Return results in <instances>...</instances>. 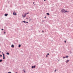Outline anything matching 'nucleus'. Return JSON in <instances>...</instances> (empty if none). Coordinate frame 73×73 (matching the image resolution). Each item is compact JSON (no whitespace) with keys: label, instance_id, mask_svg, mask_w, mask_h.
<instances>
[{"label":"nucleus","instance_id":"nucleus-10","mask_svg":"<svg viewBox=\"0 0 73 73\" xmlns=\"http://www.w3.org/2000/svg\"><path fill=\"white\" fill-rule=\"evenodd\" d=\"M22 23H26V21H22Z\"/></svg>","mask_w":73,"mask_h":73},{"label":"nucleus","instance_id":"nucleus-24","mask_svg":"<svg viewBox=\"0 0 73 73\" xmlns=\"http://www.w3.org/2000/svg\"><path fill=\"white\" fill-rule=\"evenodd\" d=\"M4 34H5V33H6L5 32H4Z\"/></svg>","mask_w":73,"mask_h":73},{"label":"nucleus","instance_id":"nucleus-20","mask_svg":"<svg viewBox=\"0 0 73 73\" xmlns=\"http://www.w3.org/2000/svg\"><path fill=\"white\" fill-rule=\"evenodd\" d=\"M47 55H49V53H48Z\"/></svg>","mask_w":73,"mask_h":73},{"label":"nucleus","instance_id":"nucleus-27","mask_svg":"<svg viewBox=\"0 0 73 73\" xmlns=\"http://www.w3.org/2000/svg\"><path fill=\"white\" fill-rule=\"evenodd\" d=\"M1 57H3V56L1 55Z\"/></svg>","mask_w":73,"mask_h":73},{"label":"nucleus","instance_id":"nucleus-18","mask_svg":"<svg viewBox=\"0 0 73 73\" xmlns=\"http://www.w3.org/2000/svg\"><path fill=\"white\" fill-rule=\"evenodd\" d=\"M63 58H65L66 57L64 56V57H63Z\"/></svg>","mask_w":73,"mask_h":73},{"label":"nucleus","instance_id":"nucleus-4","mask_svg":"<svg viewBox=\"0 0 73 73\" xmlns=\"http://www.w3.org/2000/svg\"><path fill=\"white\" fill-rule=\"evenodd\" d=\"M31 68L32 69H33V68H36V65H35L34 66H31Z\"/></svg>","mask_w":73,"mask_h":73},{"label":"nucleus","instance_id":"nucleus-23","mask_svg":"<svg viewBox=\"0 0 73 73\" xmlns=\"http://www.w3.org/2000/svg\"><path fill=\"white\" fill-rule=\"evenodd\" d=\"M3 30H4V29H1V31H3Z\"/></svg>","mask_w":73,"mask_h":73},{"label":"nucleus","instance_id":"nucleus-43","mask_svg":"<svg viewBox=\"0 0 73 73\" xmlns=\"http://www.w3.org/2000/svg\"><path fill=\"white\" fill-rule=\"evenodd\" d=\"M3 61H4V60H3Z\"/></svg>","mask_w":73,"mask_h":73},{"label":"nucleus","instance_id":"nucleus-12","mask_svg":"<svg viewBox=\"0 0 73 73\" xmlns=\"http://www.w3.org/2000/svg\"><path fill=\"white\" fill-rule=\"evenodd\" d=\"M2 61H3V60L2 59L0 60V62H1Z\"/></svg>","mask_w":73,"mask_h":73},{"label":"nucleus","instance_id":"nucleus-41","mask_svg":"<svg viewBox=\"0 0 73 73\" xmlns=\"http://www.w3.org/2000/svg\"><path fill=\"white\" fill-rule=\"evenodd\" d=\"M22 52H23V51H22Z\"/></svg>","mask_w":73,"mask_h":73},{"label":"nucleus","instance_id":"nucleus-34","mask_svg":"<svg viewBox=\"0 0 73 73\" xmlns=\"http://www.w3.org/2000/svg\"><path fill=\"white\" fill-rule=\"evenodd\" d=\"M44 21H42V22H44Z\"/></svg>","mask_w":73,"mask_h":73},{"label":"nucleus","instance_id":"nucleus-25","mask_svg":"<svg viewBox=\"0 0 73 73\" xmlns=\"http://www.w3.org/2000/svg\"><path fill=\"white\" fill-rule=\"evenodd\" d=\"M46 57H48V55H46Z\"/></svg>","mask_w":73,"mask_h":73},{"label":"nucleus","instance_id":"nucleus-15","mask_svg":"<svg viewBox=\"0 0 73 73\" xmlns=\"http://www.w3.org/2000/svg\"><path fill=\"white\" fill-rule=\"evenodd\" d=\"M23 17H25V15H22Z\"/></svg>","mask_w":73,"mask_h":73},{"label":"nucleus","instance_id":"nucleus-26","mask_svg":"<svg viewBox=\"0 0 73 73\" xmlns=\"http://www.w3.org/2000/svg\"><path fill=\"white\" fill-rule=\"evenodd\" d=\"M54 72H56V70H54Z\"/></svg>","mask_w":73,"mask_h":73},{"label":"nucleus","instance_id":"nucleus-36","mask_svg":"<svg viewBox=\"0 0 73 73\" xmlns=\"http://www.w3.org/2000/svg\"><path fill=\"white\" fill-rule=\"evenodd\" d=\"M1 57V54H0V57Z\"/></svg>","mask_w":73,"mask_h":73},{"label":"nucleus","instance_id":"nucleus-16","mask_svg":"<svg viewBox=\"0 0 73 73\" xmlns=\"http://www.w3.org/2000/svg\"><path fill=\"white\" fill-rule=\"evenodd\" d=\"M64 42H65V43H66V40H64Z\"/></svg>","mask_w":73,"mask_h":73},{"label":"nucleus","instance_id":"nucleus-38","mask_svg":"<svg viewBox=\"0 0 73 73\" xmlns=\"http://www.w3.org/2000/svg\"><path fill=\"white\" fill-rule=\"evenodd\" d=\"M1 52V51H0V52Z\"/></svg>","mask_w":73,"mask_h":73},{"label":"nucleus","instance_id":"nucleus-28","mask_svg":"<svg viewBox=\"0 0 73 73\" xmlns=\"http://www.w3.org/2000/svg\"><path fill=\"white\" fill-rule=\"evenodd\" d=\"M46 17L45 16V17H44L45 19H46Z\"/></svg>","mask_w":73,"mask_h":73},{"label":"nucleus","instance_id":"nucleus-22","mask_svg":"<svg viewBox=\"0 0 73 73\" xmlns=\"http://www.w3.org/2000/svg\"><path fill=\"white\" fill-rule=\"evenodd\" d=\"M26 23L28 24V22H26Z\"/></svg>","mask_w":73,"mask_h":73},{"label":"nucleus","instance_id":"nucleus-2","mask_svg":"<svg viewBox=\"0 0 73 73\" xmlns=\"http://www.w3.org/2000/svg\"><path fill=\"white\" fill-rule=\"evenodd\" d=\"M61 12H62V13H64L65 12V9H63L61 10Z\"/></svg>","mask_w":73,"mask_h":73},{"label":"nucleus","instance_id":"nucleus-35","mask_svg":"<svg viewBox=\"0 0 73 73\" xmlns=\"http://www.w3.org/2000/svg\"><path fill=\"white\" fill-rule=\"evenodd\" d=\"M33 4H35V2H33Z\"/></svg>","mask_w":73,"mask_h":73},{"label":"nucleus","instance_id":"nucleus-8","mask_svg":"<svg viewBox=\"0 0 73 73\" xmlns=\"http://www.w3.org/2000/svg\"><path fill=\"white\" fill-rule=\"evenodd\" d=\"M47 15H48V16H49L50 15V14L49 13H46Z\"/></svg>","mask_w":73,"mask_h":73},{"label":"nucleus","instance_id":"nucleus-37","mask_svg":"<svg viewBox=\"0 0 73 73\" xmlns=\"http://www.w3.org/2000/svg\"><path fill=\"white\" fill-rule=\"evenodd\" d=\"M15 73H17V72H16Z\"/></svg>","mask_w":73,"mask_h":73},{"label":"nucleus","instance_id":"nucleus-19","mask_svg":"<svg viewBox=\"0 0 73 73\" xmlns=\"http://www.w3.org/2000/svg\"><path fill=\"white\" fill-rule=\"evenodd\" d=\"M26 15H27V14H26V13H25V16H26Z\"/></svg>","mask_w":73,"mask_h":73},{"label":"nucleus","instance_id":"nucleus-9","mask_svg":"<svg viewBox=\"0 0 73 73\" xmlns=\"http://www.w3.org/2000/svg\"><path fill=\"white\" fill-rule=\"evenodd\" d=\"M66 12H68V11H67L66 10L64 11V13H66Z\"/></svg>","mask_w":73,"mask_h":73},{"label":"nucleus","instance_id":"nucleus-21","mask_svg":"<svg viewBox=\"0 0 73 73\" xmlns=\"http://www.w3.org/2000/svg\"><path fill=\"white\" fill-rule=\"evenodd\" d=\"M7 73H12L11 72H8Z\"/></svg>","mask_w":73,"mask_h":73},{"label":"nucleus","instance_id":"nucleus-33","mask_svg":"<svg viewBox=\"0 0 73 73\" xmlns=\"http://www.w3.org/2000/svg\"><path fill=\"white\" fill-rule=\"evenodd\" d=\"M44 1H46V0H44Z\"/></svg>","mask_w":73,"mask_h":73},{"label":"nucleus","instance_id":"nucleus-14","mask_svg":"<svg viewBox=\"0 0 73 73\" xmlns=\"http://www.w3.org/2000/svg\"><path fill=\"white\" fill-rule=\"evenodd\" d=\"M69 57V56H66V58H68Z\"/></svg>","mask_w":73,"mask_h":73},{"label":"nucleus","instance_id":"nucleus-17","mask_svg":"<svg viewBox=\"0 0 73 73\" xmlns=\"http://www.w3.org/2000/svg\"><path fill=\"white\" fill-rule=\"evenodd\" d=\"M27 15H28V14H29V12H28L27 13H26Z\"/></svg>","mask_w":73,"mask_h":73},{"label":"nucleus","instance_id":"nucleus-42","mask_svg":"<svg viewBox=\"0 0 73 73\" xmlns=\"http://www.w3.org/2000/svg\"><path fill=\"white\" fill-rule=\"evenodd\" d=\"M58 61H60V60H58Z\"/></svg>","mask_w":73,"mask_h":73},{"label":"nucleus","instance_id":"nucleus-32","mask_svg":"<svg viewBox=\"0 0 73 73\" xmlns=\"http://www.w3.org/2000/svg\"><path fill=\"white\" fill-rule=\"evenodd\" d=\"M26 19H28L27 18H26Z\"/></svg>","mask_w":73,"mask_h":73},{"label":"nucleus","instance_id":"nucleus-6","mask_svg":"<svg viewBox=\"0 0 73 73\" xmlns=\"http://www.w3.org/2000/svg\"><path fill=\"white\" fill-rule=\"evenodd\" d=\"M11 47H12V48H14V47H15V46H14V45L13 44H12L11 46Z\"/></svg>","mask_w":73,"mask_h":73},{"label":"nucleus","instance_id":"nucleus-7","mask_svg":"<svg viewBox=\"0 0 73 73\" xmlns=\"http://www.w3.org/2000/svg\"><path fill=\"white\" fill-rule=\"evenodd\" d=\"M6 54H7V55H9V53L7 52Z\"/></svg>","mask_w":73,"mask_h":73},{"label":"nucleus","instance_id":"nucleus-40","mask_svg":"<svg viewBox=\"0 0 73 73\" xmlns=\"http://www.w3.org/2000/svg\"><path fill=\"white\" fill-rule=\"evenodd\" d=\"M22 52H23V51H22Z\"/></svg>","mask_w":73,"mask_h":73},{"label":"nucleus","instance_id":"nucleus-29","mask_svg":"<svg viewBox=\"0 0 73 73\" xmlns=\"http://www.w3.org/2000/svg\"><path fill=\"white\" fill-rule=\"evenodd\" d=\"M24 72L25 73V70H24Z\"/></svg>","mask_w":73,"mask_h":73},{"label":"nucleus","instance_id":"nucleus-1","mask_svg":"<svg viewBox=\"0 0 73 73\" xmlns=\"http://www.w3.org/2000/svg\"><path fill=\"white\" fill-rule=\"evenodd\" d=\"M2 53L3 56V59L4 60V59H5V55L4 54L3 52H2Z\"/></svg>","mask_w":73,"mask_h":73},{"label":"nucleus","instance_id":"nucleus-5","mask_svg":"<svg viewBox=\"0 0 73 73\" xmlns=\"http://www.w3.org/2000/svg\"><path fill=\"white\" fill-rule=\"evenodd\" d=\"M8 13H6V14H5L4 16H6V17H7V16H8Z\"/></svg>","mask_w":73,"mask_h":73},{"label":"nucleus","instance_id":"nucleus-3","mask_svg":"<svg viewBox=\"0 0 73 73\" xmlns=\"http://www.w3.org/2000/svg\"><path fill=\"white\" fill-rule=\"evenodd\" d=\"M13 15H17V14L16 13H15V11H14L13 12Z\"/></svg>","mask_w":73,"mask_h":73},{"label":"nucleus","instance_id":"nucleus-31","mask_svg":"<svg viewBox=\"0 0 73 73\" xmlns=\"http://www.w3.org/2000/svg\"><path fill=\"white\" fill-rule=\"evenodd\" d=\"M31 19H30L29 21H31Z\"/></svg>","mask_w":73,"mask_h":73},{"label":"nucleus","instance_id":"nucleus-30","mask_svg":"<svg viewBox=\"0 0 73 73\" xmlns=\"http://www.w3.org/2000/svg\"><path fill=\"white\" fill-rule=\"evenodd\" d=\"M42 31V32H43V33H44V31Z\"/></svg>","mask_w":73,"mask_h":73},{"label":"nucleus","instance_id":"nucleus-39","mask_svg":"<svg viewBox=\"0 0 73 73\" xmlns=\"http://www.w3.org/2000/svg\"><path fill=\"white\" fill-rule=\"evenodd\" d=\"M29 19H30V17H29Z\"/></svg>","mask_w":73,"mask_h":73},{"label":"nucleus","instance_id":"nucleus-13","mask_svg":"<svg viewBox=\"0 0 73 73\" xmlns=\"http://www.w3.org/2000/svg\"><path fill=\"white\" fill-rule=\"evenodd\" d=\"M18 47H19V48H20V47H21V44H19V45Z\"/></svg>","mask_w":73,"mask_h":73},{"label":"nucleus","instance_id":"nucleus-11","mask_svg":"<svg viewBox=\"0 0 73 73\" xmlns=\"http://www.w3.org/2000/svg\"><path fill=\"white\" fill-rule=\"evenodd\" d=\"M69 60H67V61L66 62V63H68V62H69Z\"/></svg>","mask_w":73,"mask_h":73}]
</instances>
